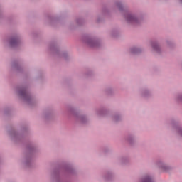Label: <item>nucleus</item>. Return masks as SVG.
Instances as JSON below:
<instances>
[{"label": "nucleus", "mask_w": 182, "mask_h": 182, "mask_svg": "<svg viewBox=\"0 0 182 182\" xmlns=\"http://www.w3.org/2000/svg\"><path fill=\"white\" fill-rule=\"evenodd\" d=\"M116 8H117L118 11L123 15L127 22L131 23V25H139V23H141V21H143L141 16L127 11V9L124 6L121 1L115 2L113 7L111 8V11H116Z\"/></svg>", "instance_id": "1"}, {"label": "nucleus", "mask_w": 182, "mask_h": 182, "mask_svg": "<svg viewBox=\"0 0 182 182\" xmlns=\"http://www.w3.org/2000/svg\"><path fill=\"white\" fill-rule=\"evenodd\" d=\"M16 92L21 97L28 105H31L32 102H33V98H32V95L28 91V87L24 86H20L16 87Z\"/></svg>", "instance_id": "2"}, {"label": "nucleus", "mask_w": 182, "mask_h": 182, "mask_svg": "<svg viewBox=\"0 0 182 182\" xmlns=\"http://www.w3.org/2000/svg\"><path fill=\"white\" fill-rule=\"evenodd\" d=\"M82 41L85 45L90 46V48H97L100 46V40L95 37H90L89 36H85L83 37Z\"/></svg>", "instance_id": "3"}, {"label": "nucleus", "mask_w": 182, "mask_h": 182, "mask_svg": "<svg viewBox=\"0 0 182 182\" xmlns=\"http://www.w3.org/2000/svg\"><path fill=\"white\" fill-rule=\"evenodd\" d=\"M139 95L144 97V99H150V97H153V90L150 87H145L139 90Z\"/></svg>", "instance_id": "4"}, {"label": "nucleus", "mask_w": 182, "mask_h": 182, "mask_svg": "<svg viewBox=\"0 0 182 182\" xmlns=\"http://www.w3.org/2000/svg\"><path fill=\"white\" fill-rule=\"evenodd\" d=\"M156 167H159L161 171H170L171 170V166L170 165L167 164L164 161L161 159H159L158 161H156L155 163Z\"/></svg>", "instance_id": "5"}, {"label": "nucleus", "mask_w": 182, "mask_h": 182, "mask_svg": "<svg viewBox=\"0 0 182 182\" xmlns=\"http://www.w3.org/2000/svg\"><path fill=\"white\" fill-rule=\"evenodd\" d=\"M70 112L72 113L73 117L77 120V122H80V123H86V122H87L86 116L75 112V109H70Z\"/></svg>", "instance_id": "6"}, {"label": "nucleus", "mask_w": 182, "mask_h": 182, "mask_svg": "<svg viewBox=\"0 0 182 182\" xmlns=\"http://www.w3.org/2000/svg\"><path fill=\"white\" fill-rule=\"evenodd\" d=\"M8 136L12 141H19L22 139L23 135L21 133L16 132V131H9Z\"/></svg>", "instance_id": "7"}, {"label": "nucleus", "mask_w": 182, "mask_h": 182, "mask_svg": "<svg viewBox=\"0 0 182 182\" xmlns=\"http://www.w3.org/2000/svg\"><path fill=\"white\" fill-rule=\"evenodd\" d=\"M23 167H31L32 166V156L26 155L19 160Z\"/></svg>", "instance_id": "8"}, {"label": "nucleus", "mask_w": 182, "mask_h": 182, "mask_svg": "<svg viewBox=\"0 0 182 182\" xmlns=\"http://www.w3.org/2000/svg\"><path fill=\"white\" fill-rule=\"evenodd\" d=\"M51 180L53 182H70L69 181H63L62 179V175L60 174V173L56 171H54L51 173Z\"/></svg>", "instance_id": "9"}, {"label": "nucleus", "mask_w": 182, "mask_h": 182, "mask_svg": "<svg viewBox=\"0 0 182 182\" xmlns=\"http://www.w3.org/2000/svg\"><path fill=\"white\" fill-rule=\"evenodd\" d=\"M101 178L105 182L112 181V180L114 178V172L112 171H107L101 176Z\"/></svg>", "instance_id": "10"}, {"label": "nucleus", "mask_w": 182, "mask_h": 182, "mask_svg": "<svg viewBox=\"0 0 182 182\" xmlns=\"http://www.w3.org/2000/svg\"><path fill=\"white\" fill-rule=\"evenodd\" d=\"M10 46L11 48H16V46H19L21 45V36H14L10 38Z\"/></svg>", "instance_id": "11"}, {"label": "nucleus", "mask_w": 182, "mask_h": 182, "mask_svg": "<svg viewBox=\"0 0 182 182\" xmlns=\"http://www.w3.org/2000/svg\"><path fill=\"white\" fill-rule=\"evenodd\" d=\"M150 46L152 48V50L154 52H156V53H161V52H163V50H161V47H160V44H159L157 41H151Z\"/></svg>", "instance_id": "12"}, {"label": "nucleus", "mask_w": 182, "mask_h": 182, "mask_svg": "<svg viewBox=\"0 0 182 182\" xmlns=\"http://www.w3.org/2000/svg\"><path fill=\"white\" fill-rule=\"evenodd\" d=\"M51 50L55 54V55H60L61 58H63L64 59H66L68 58V53H63L59 50V48H58V46L53 45L50 46Z\"/></svg>", "instance_id": "13"}, {"label": "nucleus", "mask_w": 182, "mask_h": 182, "mask_svg": "<svg viewBox=\"0 0 182 182\" xmlns=\"http://www.w3.org/2000/svg\"><path fill=\"white\" fill-rule=\"evenodd\" d=\"M64 177H69V176H72L75 174V169L72 166H65L63 171Z\"/></svg>", "instance_id": "14"}, {"label": "nucleus", "mask_w": 182, "mask_h": 182, "mask_svg": "<svg viewBox=\"0 0 182 182\" xmlns=\"http://www.w3.org/2000/svg\"><path fill=\"white\" fill-rule=\"evenodd\" d=\"M140 182H154L153 176L149 173H146L143 176Z\"/></svg>", "instance_id": "15"}, {"label": "nucleus", "mask_w": 182, "mask_h": 182, "mask_svg": "<svg viewBox=\"0 0 182 182\" xmlns=\"http://www.w3.org/2000/svg\"><path fill=\"white\" fill-rule=\"evenodd\" d=\"M106 113H107V109L105 107L100 108L97 109L96 114L97 116H106Z\"/></svg>", "instance_id": "16"}, {"label": "nucleus", "mask_w": 182, "mask_h": 182, "mask_svg": "<svg viewBox=\"0 0 182 182\" xmlns=\"http://www.w3.org/2000/svg\"><path fill=\"white\" fill-rule=\"evenodd\" d=\"M136 140V136L134 134H129L127 136V141L129 143V144H133Z\"/></svg>", "instance_id": "17"}, {"label": "nucleus", "mask_w": 182, "mask_h": 182, "mask_svg": "<svg viewBox=\"0 0 182 182\" xmlns=\"http://www.w3.org/2000/svg\"><path fill=\"white\" fill-rule=\"evenodd\" d=\"M12 68H13V69H15L16 70V72H21V70H22V67H21L19 63H13Z\"/></svg>", "instance_id": "18"}, {"label": "nucleus", "mask_w": 182, "mask_h": 182, "mask_svg": "<svg viewBox=\"0 0 182 182\" xmlns=\"http://www.w3.org/2000/svg\"><path fill=\"white\" fill-rule=\"evenodd\" d=\"M130 52L131 53H134V54L140 53V52H141V48L139 47H132L130 49Z\"/></svg>", "instance_id": "19"}, {"label": "nucleus", "mask_w": 182, "mask_h": 182, "mask_svg": "<svg viewBox=\"0 0 182 182\" xmlns=\"http://www.w3.org/2000/svg\"><path fill=\"white\" fill-rule=\"evenodd\" d=\"M122 118V117L120 114H115L112 116V120H114V122H120Z\"/></svg>", "instance_id": "20"}, {"label": "nucleus", "mask_w": 182, "mask_h": 182, "mask_svg": "<svg viewBox=\"0 0 182 182\" xmlns=\"http://www.w3.org/2000/svg\"><path fill=\"white\" fill-rule=\"evenodd\" d=\"M175 102H176V103L178 104H181L182 105V93L181 94H178L174 99Z\"/></svg>", "instance_id": "21"}, {"label": "nucleus", "mask_w": 182, "mask_h": 182, "mask_svg": "<svg viewBox=\"0 0 182 182\" xmlns=\"http://www.w3.org/2000/svg\"><path fill=\"white\" fill-rule=\"evenodd\" d=\"M109 12H110V10L108 9L105 8L102 9V14L104 15H109Z\"/></svg>", "instance_id": "22"}, {"label": "nucleus", "mask_w": 182, "mask_h": 182, "mask_svg": "<svg viewBox=\"0 0 182 182\" xmlns=\"http://www.w3.org/2000/svg\"><path fill=\"white\" fill-rule=\"evenodd\" d=\"M166 45H168V46H173V45H174V42H173V41L167 40Z\"/></svg>", "instance_id": "23"}, {"label": "nucleus", "mask_w": 182, "mask_h": 182, "mask_svg": "<svg viewBox=\"0 0 182 182\" xmlns=\"http://www.w3.org/2000/svg\"><path fill=\"white\" fill-rule=\"evenodd\" d=\"M29 150H35L36 149V146L35 144H31V146H28Z\"/></svg>", "instance_id": "24"}, {"label": "nucleus", "mask_w": 182, "mask_h": 182, "mask_svg": "<svg viewBox=\"0 0 182 182\" xmlns=\"http://www.w3.org/2000/svg\"><path fill=\"white\" fill-rule=\"evenodd\" d=\"M82 22H83L82 18L77 19V23H78V25H82Z\"/></svg>", "instance_id": "25"}, {"label": "nucleus", "mask_w": 182, "mask_h": 182, "mask_svg": "<svg viewBox=\"0 0 182 182\" xmlns=\"http://www.w3.org/2000/svg\"><path fill=\"white\" fill-rule=\"evenodd\" d=\"M118 33H119V31H112V36H116V35H117Z\"/></svg>", "instance_id": "26"}, {"label": "nucleus", "mask_w": 182, "mask_h": 182, "mask_svg": "<svg viewBox=\"0 0 182 182\" xmlns=\"http://www.w3.org/2000/svg\"><path fill=\"white\" fill-rule=\"evenodd\" d=\"M47 19L50 22H52V21H53V19H55V18L53 17H52V16H48V17H47Z\"/></svg>", "instance_id": "27"}, {"label": "nucleus", "mask_w": 182, "mask_h": 182, "mask_svg": "<svg viewBox=\"0 0 182 182\" xmlns=\"http://www.w3.org/2000/svg\"><path fill=\"white\" fill-rule=\"evenodd\" d=\"M107 93H109V92H112V89L109 88V89L107 90Z\"/></svg>", "instance_id": "28"}, {"label": "nucleus", "mask_w": 182, "mask_h": 182, "mask_svg": "<svg viewBox=\"0 0 182 182\" xmlns=\"http://www.w3.org/2000/svg\"><path fill=\"white\" fill-rule=\"evenodd\" d=\"M122 161H124V158L122 159Z\"/></svg>", "instance_id": "29"}, {"label": "nucleus", "mask_w": 182, "mask_h": 182, "mask_svg": "<svg viewBox=\"0 0 182 182\" xmlns=\"http://www.w3.org/2000/svg\"><path fill=\"white\" fill-rule=\"evenodd\" d=\"M180 2H181V4H182V0H180Z\"/></svg>", "instance_id": "30"}, {"label": "nucleus", "mask_w": 182, "mask_h": 182, "mask_svg": "<svg viewBox=\"0 0 182 182\" xmlns=\"http://www.w3.org/2000/svg\"><path fill=\"white\" fill-rule=\"evenodd\" d=\"M5 112H6V109H5Z\"/></svg>", "instance_id": "31"}]
</instances>
